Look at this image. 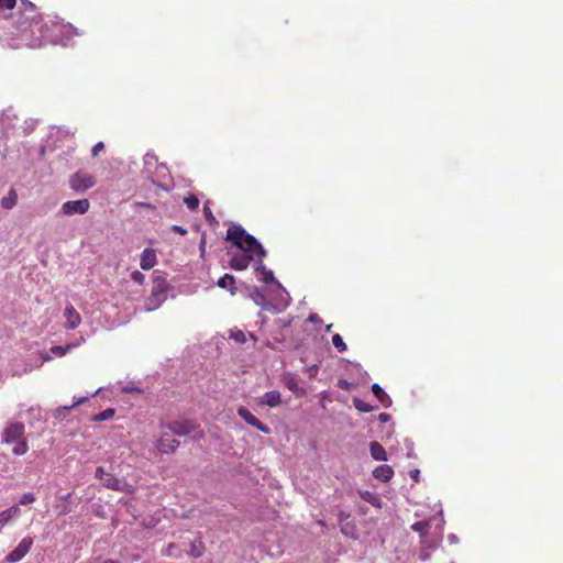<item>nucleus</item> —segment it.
<instances>
[{"label":"nucleus","instance_id":"obj_19","mask_svg":"<svg viewBox=\"0 0 563 563\" xmlns=\"http://www.w3.org/2000/svg\"><path fill=\"white\" fill-rule=\"evenodd\" d=\"M349 518V515H344V512H340V520H341V532L352 539L356 538V527L352 522H342L343 518Z\"/></svg>","mask_w":563,"mask_h":563},{"label":"nucleus","instance_id":"obj_6","mask_svg":"<svg viewBox=\"0 0 563 563\" xmlns=\"http://www.w3.org/2000/svg\"><path fill=\"white\" fill-rule=\"evenodd\" d=\"M96 185V178L86 172L79 170L70 176L69 186L76 192H84Z\"/></svg>","mask_w":563,"mask_h":563},{"label":"nucleus","instance_id":"obj_27","mask_svg":"<svg viewBox=\"0 0 563 563\" xmlns=\"http://www.w3.org/2000/svg\"><path fill=\"white\" fill-rule=\"evenodd\" d=\"M184 202L191 211H196L199 207V199L194 195L185 197Z\"/></svg>","mask_w":563,"mask_h":563},{"label":"nucleus","instance_id":"obj_3","mask_svg":"<svg viewBox=\"0 0 563 563\" xmlns=\"http://www.w3.org/2000/svg\"><path fill=\"white\" fill-rule=\"evenodd\" d=\"M168 291V283L163 276H155L153 278L151 296L146 299L145 309L152 311L157 309L166 299Z\"/></svg>","mask_w":563,"mask_h":563},{"label":"nucleus","instance_id":"obj_18","mask_svg":"<svg viewBox=\"0 0 563 563\" xmlns=\"http://www.w3.org/2000/svg\"><path fill=\"white\" fill-rule=\"evenodd\" d=\"M369 451H371V455L374 460L387 461V453L380 443H378L376 441L372 442L369 445Z\"/></svg>","mask_w":563,"mask_h":563},{"label":"nucleus","instance_id":"obj_43","mask_svg":"<svg viewBox=\"0 0 563 563\" xmlns=\"http://www.w3.org/2000/svg\"><path fill=\"white\" fill-rule=\"evenodd\" d=\"M418 475H419V471H418V470H415V471L412 472V477H413L415 479H417Z\"/></svg>","mask_w":563,"mask_h":563},{"label":"nucleus","instance_id":"obj_21","mask_svg":"<svg viewBox=\"0 0 563 563\" xmlns=\"http://www.w3.org/2000/svg\"><path fill=\"white\" fill-rule=\"evenodd\" d=\"M358 494L363 500L367 501L372 506H375L378 508L382 506V500L376 493H373L369 490H361V492H358Z\"/></svg>","mask_w":563,"mask_h":563},{"label":"nucleus","instance_id":"obj_2","mask_svg":"<svg viewBox=\"0 0 563 563\" xmlns=\"http://www.w3.org/2000/svg\"><path fill=\"white\" fill-rule=\"evenodd\" d=\"M24 424L22 422L9 423L2 433V440L4 443H14L16 445L12 449L14 455H23L27 452L29 445L24 438Z\"/></svg>","mask_w":563,"mask_h":563},{"label":"nucleus","instance_id":"obj_44","mask_svg":"<svg viewBox=\"0 0 563 563\" xmlns=\"http://www.w3.org/2000/svg\"><path fill=\"white\" fill-rule=\"evenodd\" d=\"M70 496H71V494L69 493L66 496H64L63 499L68 500L70 498Z\"/></svg>","mask_w":563,"mask_h":563},{"label":"nucleus","instance_id":"obj_46","mask_svg":"<svg viewBox=\"0 0 563 563\" xmlns=\"http://www.w3.org/2000/svg\"><path fill=\"white\" fill-rule=\"evenodd\" d=\"M331 329H332V324H329V325L327 327V331L329 332V331H331Z\"/></svg>","mask_w":563,"mask_h":563},{"label":"nucleus","instance_id":"obj_4","mask_svg":"<svg viewBox=\"0 0 563 563\" xmlns=\"http://www.w3.org/2000/svg\"><path fill=\"white\" fill-rule=\"evenodd\" d=\"M41 21V13L34 3L29 0H21V12L16 20V27L26 31L30 26Z\"/></svg>","mask_w":563,"mask_h":563},{"label":"nucleus","instance_id":"obj_10","mask_svg":"<svg viewBox=\"0 0 563 563\" xmlns=\"http://www.w3.org/2000/svg\"><path fill=\"white\" fill-rule=\"evenodd\" d=\"M96 477L100 479L107 488L112 490H123L122 482L113 474L107 473L102 466L97 467Z\"/></svg>","mask_w":563,"mask_h":563},{"label":"nucleus","instance_id":"obj_40","mask_svg":"<svg viewBox=\"0 0 563 563\" xmlns=\"http://www.w3.org/2000/svg\"><path fill=\"white\" fill-rule=\"evenodd\" d=\"M338 386L342 389H349L350 383L345 379H340Z\"/></svg>","mask_w":563,"mask_h":563},{"label":"nucleus","instance_id":"obj_36","mask_svg":"<svg viewBox=\"0 0 563 563\" xmlns=\"http://www.w3.org/2000/svg\"><path fill=\"white\" fill-rule=\"evenodd\" d=\"M103 150H104L103 142H98L97 144L93 145V147L91 150V154L93 157H97L101 152H103Z\"/></svg>","mask_w":563,"mask_h":563},{"label":"nucleus","instance_id":"obj_30","mask_svg":"<svg viewBox=\"0 0 563 563\" xmlns=\"http://www.w3.org/2000/svg\"><path fill=\"white\" fill-rule=\"evenodd\" d=\"M231 338L235 342L241 343V344L246 342V334L242 330H236V331L232 332L231 333Z\"/></svg>","mask_w":563,"mask_h":563},{"label":"nucleus","instance_id":"obj_12","mask_svg":"<svg viewBox=\"0 0 563 563\" xmlns=\"http://www.w3.org/2000/svg\"><path fill=\"white\" fill-rule=\"evenodd\" d=\"M255 257L257 256L253 253L243 252V254H235L231 257L229 265L235 271H244L249 267L251 261H253Z\"/></svg>","mask_w":563,"mask_h":563},{"label":"nucleus","instance_id":"obj_42","mask_svg":"<svg viewBox=\"0 0 563 563\" xmlns=\"http://www.w3.org/2000/svg\"><path fill=\"white\" fill-rule=\"evenodd\" d=\"M69 512V508L68 507H64L60 511V515H67Z\"/></svg>","mask_w":563,"mask_h":563},{"label":"nucleus","instance_id":"obj_17","mask_svg":"<svg viewBox=\"0 0 563 563\" xmlns=\"http://www.w3.org/2000/svg\"><path fill=\"white\" fill-rule=\"evenodd\" d=\"M217 285L220 288L228 289L231 292V295H235L236 292L235 279L230 274H225L224 276L220 277Z\"/></svg>","mask_w":563,"mask_h":563},{"label":"nucleus","instance_id":"obj_16","mask_svg":"<svg viewBox=\"0 0 563 563\" xmlns=\"http://www.w3.org/2000/svg\"><path fill=\"white\" fill-rule=\"evenodd\" d=\"M394 475L391 466L383 464L373 471V476L382 482H388Z\"/></svg>","mask_w":563,"mask_h":563},{"label":"nucleus","instance_id":"obj_14","mask_svg":"<svg viewBox=\"0 0 563 563\" xmlns=\"http://www.w3.org/2000/svg\"><path fill=\"white\" fill-rule=\"evenodd\" d=\"M157 263L156 252L154 249H145L142 252L140 266L144 271L153 268Z\"/></svg>","mask_w":563,"mask_h":563},{"label":"nucleus","instance_id":"obj_31","mask_svg":"<svg viewBox=\"0 0 563 563\" xmlns=\"http://www.w3.org/2000/svg\"><path fill=\"white\" fill-rule=\"evenodd\" d=\"M35 500H36V498L34 496V494L26 493V494L22 495V497L20 498L19 504L23 505V506H26V505L33 504Z\"/></svg>","mask_w":563,"mask_h":563},{"label":"nucleus","instance_id":"obj_1","mask_svg":"<svg viewBox=\"0 0 563 563\" xmlns=\"http://www.w3.org/2000/svg\"><path fill=\"white\" fill-rule=\"evenodd\" d=\"M227 240L231 241L244 253H253L262 261L266 255L264 247L257 240L249 234L241 225H232L227 231Z\"/></svg>","mask_w":563,"mask_h":563},{"label":"nucleus","instance_id":"obj_20","mask_svg":"<svg viewBox=\"0 0 563 563\" xmlns=\"http://www.w3.org/2000/svg\"><path fill=\"white\" fill-rule=\"evenodd\" d=\"M372 391L383 406L388 407L391 404L389 396L378 384L372 385Z\"/></svg>","mask_w":563,"mask_h":563},{"label":"nucleus","instance_id":"obj_38","mask_svg":"<svg viewBox=\"0 0 563 563\" xmlns=\"http://www.w3.org/2000/svg\"><path fill=\"white\" fill-rule=\"evenodd\" d=\"M172 231L175 232V233H178L180 235H185L187 234V230L185 228H183L181 225H173L172 227Z\"/></svg>","mask_w":563,"mask_h":563},{"label":"nucleus","instance_id":"obj_25","mask_svg":"<svg viewBox=\"0 0 563 563\" xmlns=\"http://www.w3.org/2000/svg\"><path fill=\"white\" fill-rule=\"evenodd\" d=\"M353 405L361 412H371L374 410L373 406H371L369 404L365 402L364 400H362L360 398H354Z\"/></svg>","mask_w":563,"mask_h":563},{"label":"nucleus","instance_id":"obj_23","mask_svg":"<svg viewBox=\"0 0 563 563\" xmlns=\"http://www.w3.org/2000/svg\"><path fill=\"white\" fill-rule=\"evenodd\" d=\"M203 552H205V545H203L201 539H199L198 541L191 542L190 551H189L190 556L200 558L203 554Z\"/></svg>","mask_w":563,"mask_h":563},{"label":"nucleus","instance_id":"obj_33","mask_svg":"<svg viewBox=\"0 0 563 563\" xmlns=\"http://www.w3.org/2000/svg\"><path fill=\"white\" fill-rule=\"evenodd\" d=\"M131 278L134 283L139 284V285H143L144 282H145V276L143 273H141L140 271H134L132 274H131Z\"/></svg>","mask_w":563,"mask_h":563},{"label":"nucleus","instance_id":"obj_11","mask_svg":"<svg viewBox=\"0 0 563 563\" xmlns=\"http://www.w3.org/2000/svg\"><path fill=\"white\" fill-rule=\"evenodd\" d=\"M238 415L250 426L254 427L258 431L268 434L269 428L261 422L246 407H239Z\"/></svg>","mask_w":563,"mask_h":563},{"label":"nucleus","instance_id":"obj_35","mask_svg":"<svg viewBox=\"0 0 563 563\" xmlns=\"http://www.w3.org/2000/svg\"><path fill=\"white\" fill-rule=\"evenodd\" d=\"M261 268H262V272H263V280L264 283L268 284V283H272L274 280V275H273V272L271 271H266V268L261 265Z\"/></svg>","mask_w":563,"mask_h":563},{"label":"nucleus","instance_id":"obj_41","mask_svg":"<svg viewBox=\"0 0 563 563\" xmlns=\"http://www.w3.org/2000/svg\"><path fill=\"white\" fill-rule=\"evenodd\" d=\"M378 419L382 421V422H386L388 419H389V415L388 413H380Z\"/></svg>","mask_w":563,"mask_h":563},{"label":"nucleus","instance_id":"obj_24","mask_svg":"<svg viewBox=\"0 0 563 563\" xmlns=\"http://www.w3.org/2000/svg\"><path fill=\"white\" fill-rule=\"evenodd\" d=\"M411 529L420 536H426L429 532L430 523L428 521H417L412 523Z\"/></svg>","mask_w":563,"mask_h":563},{"label":"nucleus","instance_id":"obj_13","mask_svg":"<svg viewBox=\"0 0 563 563\" xmlns=\"http://www.w3.org/2000/svg\"><path fill=\"white\" fill-rule=\"evenodd\" d=\"M64 317L66 319L65 328L68 330H74L81 323V317L71 303L66 305Z\"/></svg>","mask_w":563,"mask_h":563},{"label":"nucleus","instance_id":"obj_5","mask_svg":"<svg viewBox=\"0 0 563 563\" xmlns=\"http://www.w3.org/2000/svg\"><path fill=\"white\" fill-rule=\"evenodd\" d=\"M162 429L168 430L174 435L185 437L198 430L199 424H197L194 420L190 419H181L162 426Z\"/></svg>","mask_w":563,"mask_h":563},{"label":"nucleus","instance_id":"obj_8","mask_svg":"<svg viewBox=\"0 0 563 563\" xmlns=\"http://www.w3.org/2000/svg\"><path fill=\"white\" fill-rule=\"evenodd\" d=\"M33 545V538L32 537H24L15 549H13L11 552L7 554L4 560L8 563H16L20 562L32 549Z\"/></svg>","mask_w":563,"mask_h":563},{"label":"nucleus","instance_id":"obj_37","mask_svg":"<svg viewBox=\"0 0 563 563\" xmlns=\"http://www.w3.org/2000/svg\"><path fill=\"white\" fill-rule=\"evenodd\" d=\"M86 400H87V397H80V398L76 399V401L71 406H66V407H63L62 409L63 410H70L74 407L84 404Z\"/></svg>","mask_w":563,"mask_h":563},{"label":"nucleus","instance_id":"obj_34","mask_svg":"<svg viewBox=\"0 0 563 563\" xmlns=\"http://www.w3.org/2000/svg\"><path fill=\"white\" fill-rule=\"evenodd\" d=\"M16 4V0H0V9L12 10Z\"/></svg>","mask_w":563,"mask_h":563},{"label":"nucleus","instance_id":"obj_22","mask_svg":"<svg viewBox=\"0 0 563 563\" xmlns=\"http://www.w3.org/2000/svg\"><path fill=\"white\" fill-rule=\"evenodd\" d=\"M78 345V343H69L66 344L65 346L54 345L51 347V352L56 356H64L66 353L77 347Z\"/></svg>","mask_w":563,"mask_h":563},{"label":"nucleus","instance_id":"obj_15","mask_svg":"<svg viewBox=\"0 0 563 563\" xmlns=\"http://www.w3.org/2000/svg\"><path fill=\"white\" fill-rule=\"evenodd\" d=\"M261 405H266L271 408L277 407L282 404L280 393L277 390L267 391L262 397Z\"/></svg>","mask_w":563,"mask_h":563},{"label":"nucleus","instance_id":"obj_45","mask_svg":"<svg viewBox=\"0 0 563 563\" xmlns=\"http://www.w3.org/2000/svg\"><path fill=\"white\" fill-rule=\"evenodd\" d=\"M103 563H118V562L113 561V560H106V561H103Z\"/></svg>","mask_w":563,"mask_h":563},{"label":"nucleus","instance_id":"obj_9","mask_svg":"<svg viewBox=\"0 0 563 563\" xmlns=\"http://www.w3.org/2000/svg\"><path fill=\"white\" fill-rule=\"evenodd\" d=\"M88 199L69 200L62 205V212L66 216L84 214L89 210Z\"/></svg>","mask_w":563,"mask_h":563},{"label":"nucleus","instance_id":"obj_7","mask_svg":"<svg viewBox=\"0 0 563 563\" xmlns=\"http://www.w3.org/2000/svg\"><path fill=\"white\" fill-rule=\"evenodd\" d=\"M173 435L174 434L170 433L168 430L163 429L159 438L156 441V448L161 453L173 454L176 452L180 442L176 440Z\"/></svg>","mask_w":563,"mask_h":563},{"label":"nucleus","instance_id":"obj_26","mask_svg":"<svg viewBox=\"0 0 563 563\" xmlns=\"http://www.w3.org/2000/svg\"><path fill=\"white\" fill-rule=\"evenodd\" d=\"M115 411L112 408H108L93 417V421L109 420L114 416Z\"/></svg>","mask_w":563,"mask_h":563},{"label":"nucleus","instance_id":"obj_32","mask_svg":"<svg viewBox=\"0 0 563 563\" xmlns=\"http://www.w3.org/2000/svg\"><path fill=\"white\" fill-rule=\"evenodd\" d=\"M164 554L169 558H178L179 553L177 547L174 543H169L164 551Z\"/></svg>","mask_w":563,"mask_h":563},{"label":"nucleus","instance_id":"obj_39","mask_svg":"<svg viewBox=\"0 0 563 563\" xmlns=\"http://www.w3.org/2000/svg\"><path fill=\"white\" fill-rule=\"evenodd\" d=\"M203 211H205L206 218H207V220H208L209 222H211V221H214V220H216V219H214V217H213V214H212V212H211V210H210L208 207H205V208H203Z\"/></svg>","mask_w":563,"mask_h":563},{"label":"nucleus","instance_id":"obj_29","mask_svg":"<svg viewBox=\"0 0 563 563\" xmlns=\"http://www.w3.org/2000/svg\"><path fill=\"white\" fill-rule=\"evenodd\" d=\"M10 198H3L1 205L5 209H11L16 202V194L13 189L10 191Z\"/></svg>","mask_w":563,"mask_h":563},{"label":"nucleus","instance_id":"obj_47","mask_svg":"<svg viewBox=\"0 0 563 563\" xmlns=\"http://www.w3.org/2000/svg\"><path fill=\"white\" fill-rule=\"evenodd\" d=\"M43 360L44 361H49V360H52V357L51 356H45Z\"/></svg>","mask_w":563,"mask_h":563},{"label":"nucleus","instance_id":"obj_28","mask_svg":"<svg viewBox=\"0 0 563 563\" xmlns=\"http://www.w3.org/2000/svg\"><path fill=\"white\" fill-rule=\"evenodd\" d=\"M332 344L339 352L346 351V344L343 341L342 336L338 333L332 336Z\"/></svg>","mask_w":563,"mask_h":563}]
</instances>
